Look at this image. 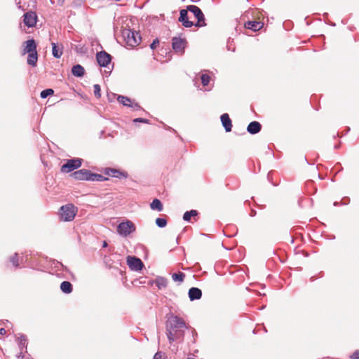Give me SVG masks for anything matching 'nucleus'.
<instances>
[{
    "mask_svg": "<svg viewBox=\"0 0 359 359\" xmlns=\"http://www.w3.org/2000/svg\"><path fill=\"white\" fill-rule=\"evenodd\" d=\"M60 290L65 294H69L72 291V285L69 281H63L60 284Z\"/></svg>",
    "mask_w": 359,
    "mask_h": 359,
    "instance_id": "23",
    "label": "nucleus"
},
{
    "mask_svg": "<svg viewBox=\"0 0 359 359\" xmlns=\"http://www.w3.org/2000/svg\"><path fill=\"white\" fill-rule=\"evenodd\" d=\"M263 23L259 21H248L245 23V27L253 31H258L263 27Z\"/></svg>",
    "mask_w": 359,
    "mask_h": 359,
    "instance_id": "18",
    "label": "nucleus"
},
{
    "mask_svg": "<svg viewBox=\"0 0 359 359\" xmlns=\"http://www.w3.org/2000/svg\"><path fill=\"white\" fill-rule=\"evenodd\" d=\"M185 327L184 320L177 316H172L168 319L166 334L170 343L174 341L182 334L181 332L177 330Z\"/></svg>",
    "mask_w": 359,
    "mask_h": 359,
    "instance_id": "1",
    "label": "nucleus"
},
{
    "mask_svg": "<svg viewBox=\"0 0 359 359\" xmlns=\"http://www.w3.org/2000/svg\"><path fill=\"white\" fill-rule=\"evenodd\" d=\"M107 242H106V241H104V243H103V247H107Z\"/></svg>",
    "mask_w": 359,
    "mask_h": 359,
    "instance_id": "42",
    "label": "nucleus"
},
{
    "mask_svg": "<svg viewBox=\"0 0 359 359\" xmlns=\"http://www.w3.org/2000/svg\"><path fill=\"white\" fill-rule=\"evenodd\" d=\"M127 264L131 270L136 271H140L144 266L142 260L136 257L128 256L127 257Z\"/></svg>",
    "mask_w": 359,
    "mask_h": 359,
    "instance_id": "8",
    "label": "nucleus"
},
{
    "mask_svg": "<svg viewBox=\"0 0 359 359\" xmlns=\"http://www.w3.org/2000/svg\"><path fill=\"white\" fill-rule=\"evenodd\" d=\"M96 59L101 67H107L111 63V57L105 51H100L97 53Z\"/></svg>",
    "mask_w": 359,
    "mask_h": 359,
    "instance_id": "9",
    "label": "nucleus"
},
{
    "mask_svg": "<svg viewBox=\"0 0 359 359\" xmlns=\"http://www.w3.org/2000/svg\"><path fill=\"white\" fill-rule=\"evenodd\" d=\"M81 158H72L67 160L66 163L62 165L61 171L62 172H69L75 169L79 168L81 165Z\"/></svg>",
    "mask_w": 359,
    "mask_h": 359,
    "instance_id": "6",
    "label": "nucleus"
},
{
    "mask_svg": "<svg viewBox=\"0 0 359 359\" xmlns=\"http://www.w3.org/2000/svg\"><path fill=\"white\" fill-rule=\"evenodd\" d=\"M352 359H359V350L356 351L353 353V354L351 355Z\"/></svg>",
    "mask_w": 359,
    "mask_h": 359,
    "instance_id": "39",
    "label": "nucleus"
},
{
    "mask_svg": "<svg viewBox=\"0 0 359 359\" xmlns=\"http://www.w3.org/2000/svg\"><path fill=\"white\" fill-rule=\"evenodd\" d=\"M93 88H94V95H95V96L96 97H97V98L100 97V96H101V93H100L101 89H100V85L95 84L93 86Z\"/></svg>",
    "mask_w": 359,
    "mask_h": 359,
    "instance_id": "32",
    "label": "nucleus"
},
{
    "mask_svg": "<svg viewBox=\"0 0 359 359\" xmlns=\"http://www.w3.org/2000/svg\"><path fill=\"white\" fill-rule=\"evenodd\" d=\"M26 341H27V338L25 335H21L19 337V345L22 348L26 346Z\"/></svg>",
    "mask_w": 359,
    "mask_h": 359,
    "instance_id": "33",
    "label": "nucleus"
},
{
    "mask_svg": "<svg viewBox=\"0 0 359 359\" xmlns=\"http://www.w3.org/2000/svg\"><path fill=\"white\" fill-rule=\"evenodd\" d=\"M117 100L120 103H121L124 106L129 107L132 103V100L130 98L123 95H118Z\"/></svg>",
    "mask_w": 359,
    "mask_h": 359,
    "instance_id": "26",
    "label": "nucleus"
},
{
    "mask_svg": "<svg viewBox=\"0 0 359 359\" xmlns=\"http://www.w3.org/2000/svg\"><path fill=\"white\" fill-rule=\"evenodd\" d=\"M52 53L56 58H60L62 55V46L55 43H52Z\"/></svg>",
    "mask_w": 359,
    "mask_h": 359,
    "instance_id": "19",
    "label": "nucleus"
},
{
    "mask_svg": "<svg viewBox=\"0 0 359 359\" xmlns=\"http://www.w3.org/2000/svg\"><path fill=\"white\" fill-rule=\"evenodd\" d=\"M221 121L226 132H230L232 128V123L228 114H223L221 116Z\"/></svg>",
    "mask_w": 359,
    "mask_h": 359,
    "instance_id": "15",
    "label": "nucleus"
},
{
    "mask_svg": "<svg viewBox=\"0 0 359 359\" xmlns=\"http://www.w3.org/2000/svg\"><path fill=\"white\" fill-rule=\"evenodd\" d=\"M159 41L157 39L154 40L153 42L150 44V48L151 49H155Z\"/></svg>",
    "mask_w": 359,
    "mask_h": 359,
    "instance_id": "38",
    "label": "nucleus"
},
{
    "mask_svg": "<svg viewBox=\"0 0 359 359\" xmlns=\"http://www.w3.org/2000/svg\"><path fill=\"white\" fill-rule=\"evenodd\" d=\"M135 224L130 220L123 222L117 226V232L123 237L129 236L130 233L135 231Z\"/></svg>",
    "mask_w": 359,
    "mask_h": 359,
    "instance_id": "4",
    "label": "nucleus"
},
{
    "mask_svg": "<svg viewBox=\"0 0 359 359\" xmlns=\"http://www.w3.org/2000/svg\"><path fill=\"white\" fill-rule=\"evenodd\" d=\"M187 41L180 37H173L172 39V47L174 51L178 54H183L186 47Z\"/></svg>",
    "mask_w": 359,
    "mask_h": 359,
    "instance_id": "7",
    "label": "nucleus"
},
{
    "mask_svg": "<svg viewBox=\"0 0 359 359\" xmlns=\"http://www.w3.org/2000/svg\"><path fill=\"white\" fill-rule=\"evenodd\" d=\"M90 171L86 169H81L77 171H75L72 176L74 179L79 180H89Z\"/></svg>",
    "mask_w": 359,
    "mask_h": 359,
    "instance_id": "12",
    "label": "nucleus"
},
{
    "mask_svg": "<svg viewBox=\"0 0 359 359\" xmlns=\"http://www.w3.org/2000/svg\"><path fill=\"white\" fill-rule=\"evenodd\" d=\"M163 355L164 354L162 352L158 351L156 353L153 359H163Z\"/></svg>",
    "mask_w": 359,
    "mask_h": 359,
    "instance_id": "36",
    "label": "nucleus"
},
{
    "mask_svg": "<svg viewBox=\"0 0 359 359\" xmlns=\"http://www.w3.org/2000/svg\"><path fill=\"white\" fill-rule=\"evenodd\" d=\"M198 215V212L195 210H191L190 211H187L183 215V219L184 221H189L191 217L196 216Z\"/></svg>",
    "mask_w": 359,
    "mask_h": 359,
    "instance_id": "27",
    "label": "nucleus"
},
{
    "mask_svg": "<svg viewBox=\"0 0 359 359\" xmlns=\"http://www.w3.org/2000/svg\"><path fill=\"white\" fill-rule=\"evenodd\" d=\"M156 285L158 287L159 290L163 288H165L168 285V280L165 278L158 276L154 280Z\"/></svg>",
    "mask_w": 359,
    "mask_h": 359,
    "instance_id": "21",
    "label": "nucleus"
},
{
    "mask_svg": "<svg viewBox=\"0 0 359 359\" xmlns=\"http://www.w3.org/2000/svg\"><path fill=\"white\" fill-rule=\"evenodd\" d=\"M262 126L257 121H252L249 123L247 130L250 134H257L261 130Z\"/></svg>",
    "mask_w": 359,
    "mask_h": 359,
    "instance_id": "17",
    "label": "nucleus"
},
{
    "mask_svg": "<svg viewBox=\"0 0 359 359\" xmlns=\"http://www.w3.org/2000/svg\"><path fill=\"white\" fill-rule=\"evenodd\" d=\"M202 292L198 287H191L189 290V297L191 301L198 300L201 298Z\"/></svg>",
    "mask_w": 359,
    "mask_h": 359,
    "instance_id": "16",
    "label": "nucleus"
},
{
    "mask_svg": "<svg viewBox=\"0 0 359 359\" xmlns=\"http://www.w3.org/2000/svg\"><path fill=\"white\" fill-rule=\"evenodd\" d=\"M156 224L158 227L163 228L165 227L167 224V221L164 218H157L156 219Z\"/></svg>",
    "mask_w": 359,
    "mask_h": 359,
    "instance_id": "30",
    "label": "nucleus"
},
{
    "mask_svg": "<svg viewBox=\"0 0 359 359\" xmlns=\"http://www.w3.org/2000/svg\"><path fill=\"white\" fill-rule=\"evenodd\" d=\"M72 72L74 76L81 77L84 74L85 70L81 65H76L73 66Z\"/></svg>",
    "mask_w": 359,
    "mask_h": 359,
    "instance_id": "22",
    "label": "nucleus"
},
{
    "mask_svg": "<svg viewBox=\"0 0 359 359\" xmlns=\"http://www.w3.org/2000/svg\"><path fill=\"white\" fill-rule=\"evenodd\" d=\"M122 36L126 44L132 48L137 46L141 41L140 34L130 29H124L122 31Z\"/></svg>",
    "mask_w": 359,
    "mask_h": 359,
    "instance_id": "3",
    "label": "nucleus"
},
{
    "mask_svg": "<svg viewBox=\"0 0 359 359\" xmlns=\"http://www.w3.org/2000/svg\"><path fill=\"white\" fill-rule=\"evenodd\" d=\"M5 333H6L5 329L4 328H1L0 329V334H4Z\"/></svg>",
    "mask_w": 359,
    "mask_h": 359,
    "instance_id": "41",
    "label": "nucleus"
},
{
    "mask_svg": "<svg viewBox=\"0 0 359 359\" xmlns=\"http://www.w3.org/2000/svg\"><path fill=\"white\" fill-rule=\"evenodd\" d=\"M11 262H12L13 265L18 267L19 266L18 263V254H15L11 258Z\"/></svg>",
    "mask_w": 359,
    "mask_h": 359,
    "instance_id": "34",
    "label": "nucleus"
},
{
    "mask_svg": "<svg viewBox=\"0 0 359 359\" xmlns=\"http://www.w3.org/2000/svg\"><path fill=\"white\" fill-rule=\"evenodd\" d=\"M133 121L134 122H140V123H149V120L142 118H137L134 119Z\"/></svg>",
    "mask_w": 359,
    "mask_h": 359,
    "instance_id": "37",
    "label": "nucleus"
},
{
    "mask_svg": "<svg viewBox=\"0 0 359 359\" xmlns=\"http://www.w3.org/2000/svg\"><path fill=\"white\" fill-rule=\"evenodd\" d=\"M150 207L154 210H158L159 212L163 210V205L160 200L158 199H154L151 203L150 204Z\"/></svg>",
    "mask_w": 359,
    "mask_h": 359,
    "instance_id": "24",
    "label": "nucleus"
},
{
    "mask_svg": "<svg viewBox=\"0 0 359 359\" xmlns=\"http://www.w3.org/2000/svg\"><path fill=\"white\" fill-rule=\"evenodd\" d=\"M107 178L104 177L102 175L93 173L90 172L89 180L90 181H96V182H102L107 180Z\"/></svg>",
    "mask_w": 359,
    "mask_h": 359,
    "instance_id": "25",
    "label": "nucleus"
},
{
    "mask_svg": "<svg viewBox=\"0 0 359 359\" xmlns=\"http://www.w3.org/2000/svg\"><path fill=\"white\" fill-rule=\"evenodd\" d=\"M187 10L192 13L197 18L198 22L196 24V27H203L206 25L205 23L204 15L198 6L194 5H189L187 6Z\"/></svg>",
    "mask_w": 359,
    "mask_h": 359,
    "instance_id": "5",
    "label": "nucleus"
},
{
    "mask_svg": "<svg viewBox=\"0 0 359 359\" xmlns=\"http://www.w3.org/2000/svg\"><path fill=\"white\" fill-rule=\"evenodd\" d=\"M210 80V77L208 74H203L201 76V82L204 86L208 85Z\"/></svg>",
    "mask_w": 359,
    "mask_h": 359,
    "instance_id": "31",
    "label": "nucleus"
},
{
    "mask_svg": "<svg viewBox=\"0 0 359 359\" xmlns=\"http://www.w3.org/2000/svg\"><path fill=\"white\" fill-rule=\"evenodd\" d=\"M23 22L28 27H33L37 21V15L34 11H29L23 15Z\"/></svg>",
    "mask_w": 359,
    "mask_h": 359,
    "instance_id": "10",
    "label": "nucleus"
},
{
    "mask_svg": "<svg viewBox=\"0 0 359 359\" xmlns=\"http://www.w3.org/2000/svg\"><path fill=\"white\" fill-rule=\"evenodd\" d=\"M27 64L31 66H36L37 60H38V55L37 51H34L32 53H27Z\"/></svg>",
    "mask_w": 359,
    "mask_h": 359,
    "instance_id": "20",
    "label": "nucleus"
},
{
    "mask_svg": "<svg viewBox=\"0 0 359 359\" xmlns=\"http://www.w3.org/2000/svg\"><path fill=\"white\" fill-rule=\"evenodd\" d=\"M129 107H131L133 110H139L141 109V107L137 103L133 102V101Z\"/></svg>",
    "mask_w": 359,
    "mask_h": 359,
    "instance_id": "35",
    "label": "nucleus"
},
{
    "mask_svg": "<svg viewBox=\"0 0 359 359\" xmlns=\"http://www.w3.org/2000/svg\"><path fill=\"white\" fill-rule=\"evenodd\" d=\"M16 5L18 6V8H22V10H24V8H22L20 1L15 0Z\"/></svg>",
    "mask_w": 359,
    "mask_h": 359,
    "instance_id": "40",
    "label": "nucleus"
},
{
    "mask_svg": "<svg viewBox=\"0 0 359 359\" xmlns=\"http://www.w3.org/2000/svg\"><path fill=\"white\" fill-rule=\"evenodd\" d=\"M185 277V274L184 273H172V278L175 282L182 283L184 280Z\"/></svg>",
    "mask_w": 359,
    "mask_h": 359,
    "instance_id": "28",
    "label": "nucleus"
},
{
    "mask_svg": "<svg viewBox=\"0 0 359 359\" xmlns=\"http://www.w3.org/2000/svg\"><path fill=\"white\" fill-rule=\"evenodd\" d=\"M54 93V91L51 88H48L46 90H43L41 93V98H46L48 96L51 95Z\"/></svg>",
    "mask_w": 359,
    "mask_h": 359,
    "instance_id": "29",
    "label": "nucleus"
},
{
    "mask_svg": "<svg viewBox=\"0 0 359 359\" xmlns=\"http://www.w3.org/2000/svg\"><path fill=\"white\" fill-rule=\"evenodd\" d=\"M77 211V208L72 203L62 205L60 208V219L63 222L72 221L74 219Z\"/></svg>",
    "mask_w": 359,
    "mask_h": 359,
    "instance_id": "2",
    "label": "nucleus"
},
{
    "mask_svg": "<svg viewBox=\"0 0 359 359\" xmlns=\"http://www.w3.org/2000/svg\"><path fill=\"white\" fill-rule=\"evenodd\" d=\"M24 48L22 50V55L36 51V44L34 39H29L24 43Z\"/></svg>",
    "mask_w": 359,
    "mask_h": 359,
    "instance_id": "13",
    "label": "nucleus"
},
{
    "mask_svg": "<svg viewBox=\"0 0 359 359\" xmlns=\"http://www.w3.org/2000/svg\"><path fill=\"white\" fill-rule=\"evenodd\" d=\"M187 11L188 10L184 9L180 11L179 21L181 22L183 26H184L185 27H191L193 26L194 24L192 22L188 20Z\"/></svg>",
    "mask_w": 359,
    "mask_h": 359,
    "instance_id": "14",
    "label": "nucleus"
},
{
    "mask_svg": "<svg viewBox=\"0 0 359 359\" xmlns=\"http://www.w3.org/2000/svg\"><path fill=\"white\" fill-rule=\"evenodd\" d=\"M104 173L107 175L111 176L113 177L116 178H127L128 173L126 172L120 171L119 170L114 169V168H107L104 171Z\"/></svg>",
    "mask_w": 359,
    "mask_h": 359,
    "instance_id": "11",
    "label": "nucleus"
}]
</instances>
